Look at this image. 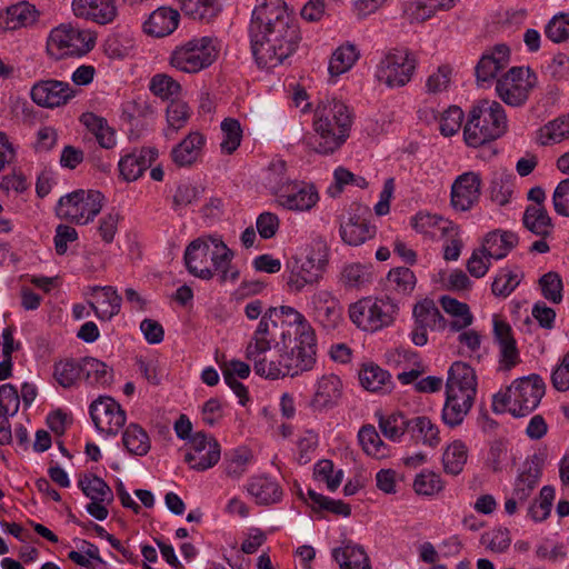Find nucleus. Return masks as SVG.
<instances>
[{
    "label": "nucleus",
    "instance_id": "obj_50",
    "mask_svg": "<svg viewBox=\"0 0 569 569\" xmlns=\"http://www.w3.org/2000/svg\"><path fill=\"white\" fill-rule=\"evenodd\" d=\"M410 419L401 412H392L390 415H380L378 425L382 435L391 441H400L409 430Z\"/></svg>",
    "mask_w": 569,
    "mask_h": 569
},
{
    "label": "nucleus",
    "instance_id": "obj_12",
    "mask_svg": "<svg viewBox=\"0 0 569 569\" xmlns=\"http://www.w3.org/2000/svg\"><path fill=\"white\" fill-rule=\"evenodd\" d=\"M291 336V331L282 328L281 322L272 317V312L266 310L246 347V359L254 361L280 343L288 348Z\"/></svg>",
    "mask_w": 569,
    "mask_h": 569
},
{
    "label": "nucleus",
    "instance_id": "obj_42",
    "mask_svg": "<svg viewBox=\"0 0 569 569\" xmlns=\"http://www.w3.org/2000/svg\"><path fill=\"white\" fill-rule=\"evenodd\" d=\"M82 381L92 387H106L112 382V370L93 357L81 358Z\"/></svg>",
    "mask_w": 569,
    "mask_h": 569
},
{
    "label": "nucleus",
    "instance_id": "obj_55",
    "mask_svg": "<svg viewBox=\"0 0 569 569\" xmlns=\"http://www.w3.org/2000/svg\"><path fill=\"white\" fill-rule=\"evenodd\" d=\"M79 487L90 500L106 501L111 503L113 493L107 482L98 476L84 475L79 479Z\"/></svg>",
    "mask_w": 569,
    "mask_h": 569
},
{
    "label": "nucleus",
    "instance_id": "obj_20",
    "mask_svg": "<svg viewBox=\"0 0 569 569\" xmlns=\"http://www.w3.org/2000/svg\"><path fill=\"white\" fill-rule=\"evenodd\" d=\"M377 228L369 221L368 209L358 204L340 223V237L349 246H360L375 238Z\"/></svg>",
    "mask_w": 569,
    "mask_h": 569
},
{
    "label": "nucleus",
    "instance_id": "obj_37",
    "mask_svg": "<svg viewBox=\"0 0 569 569\" xmlns=\"http://www.w3.org/2000/svg\"><path fill=\"white\" fill-rule=\"evenodd\" d=\"M333 559L340 569H371L370 559L365 549L351 542L332 550Z\"/></svg>",
    "mask_w": 569,
    "mask_h": 569
},
{
    "label": "nucleus",
    "instance_id": "obj_38",
    "mask_svg": "<svg viewBox=\"0 0 569 569\" xmlns=\"http://www.w3.org/2000/svg\"><path fill=\"white\" fill-rule=\"evenodd\" d=\"M515 174L503 169L492 172L489 183V197L498 206H506L510 202L515 189Z\"/></svg>",
    "mask_w": 569,
    "mask_h": 569
},
{
    "label": "nucleus",
    "instance_id": "obj_36",
    "mask_svg": "<svg viewBox=\"0 0 569 569\" xmlns=\"http://www.w3.org/2000/svg\"><path fill=\"white\" fill-rule=\"evenodd\" d=\"M180 10L190 19L209 23L222 11L219 0H177Z\"/></svg>",
    "mask_w": 569,
    "mask_h": 569
},
{
    "label": "nucleus",
    "instance_id": "obj_4",
    "mask_svg": "<svg viewBox=\"0 0 569 569\" xmlns=\"http://www.w3.org/2000/svg\"><path fill=\"white\" fill-rule=\"evenodd\" d=\"M477 376L469 365L456 361L448 371L446 402L442 420L450 427L459 426L473 406L477 395Z\"/></svg>",
    "mask_w": 569,
    "mask_h": 569
},
{
    "label": "nucleus",
    "instance_id": "obj_3",
    "mask_svg": "<svg viewBox=\"0 0 569 569\" xmlns=\"http://www.w3.org/2000/svg\"><path fill=\"white\" fill-rule=\"evenodd\" d=\"M233 252L217 237H200L191 241L184 251L188 271L202 280H210L216 274L219 281H236L239 270L231 263Z\"/></svg>",
    "mask_w": 569,
    "mask_h": 569
},
{
    "label": "nucleus",
    "instance_id": "obj_64",
    "mask_svg": "<svg viewBox=\"0 0 569 569\" xmlns=\"http://www.w3.org/2000/svg\"><path fill=\"white\" fill-rule=\"evenodd\" d=\"M546 37L555 43L569 39V13L556 14L545 28Z\"/></svg>",
    "mask_w": 569,
    "mask_h": 569
},
{
    "label": "nucleus",
    "instance_id": "obj_27",
    "mask_svg": "<svg viewBox=\"0 0 569 569\" xmlns=\"http://www.w3.org/2000/svg\"><path fill=\"white\" fill-rule=\"evenodd\" d=\"M246 492L258 506L279 503L283 497L280 483L268 476H252L244 485Z\"/></svg>",
    "mask_w": 569,
    "mask_h": 569
},
{
    "label": "nucleus",
    "instance_id": "obj_31",
    "mask_svg": "<svg viewBox=\"0 0 569 569\" xmlns=\"http://www.w3.org/2000/svg\"><path fill=\"white\" fill-rule=\"evenodd\" d=\"M158 157L154 149H141L126 154L119 161L120 174L127 181L139 179L144 170L149 168Z\"/></svg>",
    "mask_w": 569,
    "mask_h": 569
},
{
    "label": "nucleus",
    "instance_id": "obj_54",
    "mask_svg": "<svg viewBox=\"0 0 569 569\" xmlns=\"http://www.w3.org/2000/svg\"><path fill=\"white\" fill-rule=\"evenodd\" d=\"M252 452L246 447H240L226 455L224 473L228 478L240 479L252 461Z\"/></svg>",
    "mask_w": 569,
    "mask_h": 569
},
{
    "label": "nucleus",
    "instance_id": "obj_11",
    "mask_svg": "<svg viewBox=\"0 0 569 569\" xmlns=\"http://www.w3.org/2000/svg\"><path fill=\"white\" fill-rule=\"evenodd\" d=\"M96 37L90 30L80 29L71 23H61L50 31L47 51L59 60L64 57H82L93 49Z\"/></svg>",
    "mask_w": 569,
    "mask_h": 569
},
{
    "label": "nucleus",
    "instance_id": "obj_24",
    "mask_svg": "<svg viewBox=\"0 0 569 569\" xmlns=\"http://www.w3.org/2000/svg\"><path fill=\"white\" fill-rule=\"evenodd\" d=\"M310 408L313 412H326L338 406L343 395V383L335 373L322 375L315 383Z\"/></svg>",
    "mask_w": 569,
    "mask_h": 569
},
{
    "label": "nucleus",
    "instance_id": "obj_25",
    "mask_svg": "<svg viewBox=\"0 0 569 569\" xmlns=\"http://www.w3.org/2000/svg\"><path fill=\"white\" fill-rule=\"evenodd\" d=\"M269 312L281 322V327L290 330L295 327L296 340L300 345H317L316 332L306 317L291 306L270 307Z\"/></svg>",
    "mask_w": 569,
    "mask_h": 569
},
{
    "label": "nucleus",
    "instance_id": "obj_34",
    "mask_svg": "<svg viewBox=\"0 0 569 569\" xmlns=\"http://www.w3.org/2000/svg\"><path fill=\"white\" fill-rule=\"evenodd\" d=\"M359 381L370 392H390L393 387L391 375L375 362H366L361 366Z\"/></svg>",
    "mask_w": 569,
    "mask_h": 569
},
{
    "label": "nucleus",
    "instance_id": "obj_60",
    "mask_svg": "<svg viewBox=\"0 0 569 569\" xmlns=\"http://www.w3.org/2000/svg\"><path fill=\"white\" fill-rule=\"evenodd\" d=\"M521 277L522 274L518 269H501L492 282V293L497 297H508L520 283Z\"/></svg>",
    "mask_w": 569,
    "mask_h": 569
},
{
    "label": "nucleus",
    "instance_id": "obj_41",
    "mask_svg": "<svg viewBox=\"0 0 569 569\" xmlns=\"http://www.w3.org/2000/svg\"><path fill=\"white\" fill-rule=\"evenodd\" d=\"M408 433L416 443L431 448H436L441 441L438 426L426 416L410 419Z\"/></svg>",
    "mask_w": 569,
    "mask_h": 569
},
{
    "label": "nucleus",
    "instance_id": "obj_15",
    "mask_svg": "<svg viewBox=\"0 0 569 569\" xmlns=\"http://www.w3.org/2000/svg\"><path fill=\"white\" fill-rule=\"evenodd\" d=\"M416 58L406 49H393L380 60L376 77L390 88L407 84L416 70Z\"/></svg>",
    "mask_w": 569,
    "mask_h": 569
},
{
    "label": "nucleus",
    "instance_id": "obj_47",
    "mask_svg": "<svg viewBox=\"0 0 569 569\" xmlns=\"http://www.w3.org/2000/svg\"><path fill=\"white\" fill-rule=\"evenodd\" d=\"M522 221L525 227L537 236L545 238L551 233V218L543 206H528Z\"/></svg>",
    "mask_w": 569,
    "mask_h": 569
},
{
    "label": "nucleus",
    "instance_id": "obj_8",
    "mask_svg": "<svg viewBox=\"0 0 569 569\" xmlns=\"http://www.w3.org/2000/svg\"><path fill=\"white\" fill-rule=\"evenodd\" d=\"M283 348L279 355L270 360L266 356L253 362L254 372L267 379H279L287 376L296 377L301 372L309 371L316 363L317 345H297L287 350Z\"/></svg>",
    "mask_w": 569,
    "mask_h": 569
},
{
    "label": "nucleus",
    "instance_id": "obj_52",
    "mask_svg": "<svg viewBox=\"0 0 569 569\" xmlns=\"http://www.w3.org/2000/svg\"><path fill=\"white\" fill-rule=\"evenodd\" d=\"M416 287L415 273L406 267L395 268L387 276L388 290L397 296H408Z\"/></svg>",
    "mask_w": 569,
    "mask_h": 569
},
{
    "label": "nucleus",
    "instance_id": "obj_33",
    "mask_svg": "<svg viewBox=\"0 0 569 569\" xmlns=\"http://www.w3.org/2000/svg\"><path fill=\"white\" fill-rule=\"evenodd\" d=\"M206 138L198 131L190 132L171 151L172 161L179 167H188L194 163L201 154Z\"/></svg>",
    "mask_w": 569,
    "mask_h": 569
},
{
    "label": "nucleus",
    "instance_id": "obj_10",
    "mask_svg": "<svg viewBox=\"0 0 569 569\" xmlns=\"http://www.w3.org/2000/svg\"><path fill=\"white\" fill-rule=\"evenodd\" d=\"M395 298H362L349 307L350 320L365 331H377L390 326L398 313Z\"/></svg>",
    "mask_w": 569,
    "mask_h": 569
},
{
    "label": "nucleus",
    "instance_id": "obj_51",
    "mask_svg": "<svg viewBox=\"0 0 569 569\" xmlns=\"http://www.w3.org/2000/svg\"><path fill=\"white\" fill-rule=\"evenodd\" d=\"M340 282L349 289L363 288L372 282L371 267L359 262L349 263L341 271Z\"/></svg>",
    "mask_w": 569,
    "mask_h": 569
},
{
    "label": "nucleus",
    "instance_id": "obj_6",
    "mask_svg": "<svg viewBox=\"0 0 569 569\" xmlns=\"http://www.w3.org/2000/svg\"><path fill=\"white\" fill-rule=\"evenodd\" d=\"M545 391V381L537 373L517 378L493 396L492 410L496 413L508 411L513 417L528 416L539 406Z\"/></svg>",
    "mask_w": 569,
    "mask_h": 569
},
{
    "label": "nucleus",
    "instance_id": "obj_48",
    "mask_svg": "<svg viewBox=\"0 0 569 569\" xmlns=\"http://www.w3.org/2000/svg\"><path fill=\"white\" fill-rule=\"evenodd\" d=\"M569 139V113L562 114L538 130V141L542 146L559 143Z\"/></svg>",
    "mask_w": 569,
    "mask_h": 569
},
{
    "label": "nucleus",
    "instance_id": "obj_63",
    "mask_svg": "<svg viewBox=\"0 0 569 569\" xmlns=\"http://www.w3.org/2000/svg\"><path fill=\"white\" fill-rule=\"evenodd\" d=\"M465 114L460 107L450 106L439 117V130L442 136H455L461 128Z\"/></svg>",
    "mask_w": 569,
    "mask_h": 569
},
{
    "label": "nucleus",
    "instance_id": "obj_62",
    "mask_svg": "<svg viewBox=\"0 0 569 569\" xmlns=\"http://www.w3.org/2000/svg\"><path fill=\"white\" fill-rule=\"evenodd\" d=\"M313 475L318 481L326 483L328 490L335 491L341 485L343 472L335 471L333 462L323 459L315 465Z\"/></svg>",
    "mask_w": 569,
    "mask_h": 569
},
{
    "label": "nucleus",
    "instance_id": "obj_39",
    "mask_svg": "<svg viewBox=\"0 0 569 569\" xmlns=\"http://www.w3.org/2000/svg\"><path fill=\"white\" fill-rule=\"evenodd\" d=\"M80 122L96 137L101 148L112 149L116 146V131L104 118L93 112H84L80 117Z\"/></svg>",
    "mask_w": 569,
    "mask_h": 569
},
{
    "label": "nucleus",
    "instance_id": "obj_56",
    "mask_svg": "<svg viewBox=\"0 0 569 569\" xmlns=\"http://www.w3.org/2000/svg\"><path fill=\"white\" fill-rule=\"evenodd\" d=\"M358 58L359 52L353 44H342L332 53L328 70L331 76H340L350 70Z\"/></svg>",
    "mask_w": 569,
    "mask_h": 569
},
{
    "label": "nucleus",
    "instance_id": "obj_7",
    "mask_svg": "<svg viewBox=\"0 0 569 569\" xmlns=\"http://www.w3.org/2000/svg\"><path fill=\"white\" fill-rule=\"evenodd\" d=\"M328 264L327 248L319 242L306 256H291L284 264L282 274L288 293H301L308 287L317 286L323 278Z\"/></svg>",
    "mask_w": 569,
    "mask_h": 569
},
{
    "label": "nucleus",
    "instance_id": "obj_2",
    "mask_svg": "<svg viewBox=\"0 0 569 569\" xmlns=\"http://www.w3.org/2000/svg\"><path fill=\"white\" fill-rule=\"evenodd\" d=\"M352 122V112L343 101L327 98L317 106L313 133L306 134L302 143L319 154H331L349 138Z\"/></svg>",
    "mask_w": 569,
    "mask_h": 569
},
{
    "label": "nucleus",
    "instance_id": "obj_49",
    "mask_svg": "<svg viewBox=\"0 0 569 569\" xmlns=\"http://www.w3.org/2000/svg\"><path fill=\"white\" fill-rule=\"evenodd\" d=\"M122 442L128 452L134 456H146L151 448L148 433L137 423H130L126 428Z\"/></svg>",
    "mask_w": 569,
    "mask_h": 569
},
{
    "label": "nucleus",
    "instance_id": "obj_22",
    "mask_svg": "<svg viewBox=\"0 0 569 569\" xmlns=\"http://www.w3.org/2000/svg\"><path fill=\"white\" fill-rule=\"evenodd\" d=\"M481 186L480 173L468 171L459 174L451 186L450 203L452 208L460 212L472 209L480 199Z\"/></svg>",
    "mask_w": 569,
    "mask_h": 569
},
{
    "label": "nucleus",
    "instance_id": "obj_45",
    "mask_svg": "<svg viewBox=\"0 0 569 569\" xmlns=\"http://www.w3.org/2000/svg\"><path fill=\"white\" fill-rule=\"evenodd\" d=\"M518 238L512 232H489L482 243L481 249L491 259H502L517 244Z\"/></svg>",
    "mask_w": 569,
    "mask_h": 569
},
{
    "label": "nucleus",
    "instance_id": "obj_5",
    "mask_svg": "<svg viewBox=\"0 0 569 569\" xmlns=\"http://www.w3.org/2000/svg\"><path fill=\"white\" fill-rule=\"evenodd\" d=\"M508 120L503 107L495 100H480L475 103L463 127L467 146L478 148L503 136Z\"/></svg>",
    "mask_w": 569,
    "mask_h": 569
},
{
    "label": "nucleus",
    "instance_id": "obj_30",
    "mask_svg": "<svg viewBox=\"0 0 569 569\" xmlns=\"http://www.w3.org/2000/svg\"><path fill=\"white\" fill-rule=\"evenodd\" d=\"M180 14L169 7L154 10L143 23V31L152 37L162 38L171 34L179 26Z\"/></svg>",
    "mask_w": 569,
    "mask_h": 569
},
{
    "label": "nucleus",
    "instance_id": "obj_58",
    "mask_svg": "<svg viewBox=\"0 0 569 569\" xmlns=\"http://www.w3.org/2000/svg\"><path fill=\"white\" fill-rule=\"evenodd\" d=\"M222 139L220 149L226 154L233 153L240 146L242 139V129L240 122L233 118H226L221 124Z\"/></svg>",
    "mask_w": 569,
    "mask_h": 569
},
{
    "label": "nucleus",
    "instance_id": "obj_32",
    "mask_svg": "<svg viewBox=\"0 0 569 569\" xmlns=\"http://www.w3.org/2000/svg\"><path fill=\"white\" fill-rule=\"evenodd\" d=\"M37 18L38 12L34 6L19 2L0 13V32L26 28L33 24Z\"/></svg>",
    "mask_w": 569,
    "mask_h": 569
},
{
    "label": "nucleus",
    "instance_id": "obj_53",
    "mask_svg": "<svg viewBox=\"0 0 569 569\" xmlns=\"http://www.w3.org/2000/svg\"><path fill=\"white\" fill-rule=\"evenodd\" d=\"M358 440L363 451L370 457L382 459L389 453L387 445L372 425H366L359 430Z\"/></svg>",
    "mask_w": 569,
    "mask_h": 569
},
{
    "label": "nucleus",
    "instance_id": "obj_14",
    "mask_svg": "<svg viewBox=\"0 0 569 569\" xmlns=\"http://www.w3.org/2000/svg\"><path fill=\"white\" fill-rule=\"evenodd\" d=\"M537 83V74L530 68L513 67L497 80L496 91L506 104L521 107Z\"/></svg>",
    "mask_w": 569,
    "mask_h": 569
},
{
    "label": "nucleus",
    "instance_id": "obj_18",
    "mask_svg": "<svg viewBox=\"0 0 569 569\" xmlns=\"http://www.w3.org/2000/svg\"><path fill=\"white\" fill-rule=\"evenodd\" d=\"M493 340L498 348L497 371L508 373L521 363L520 350L509 323L493 319Z\"/></svg>",
    "mask_w": 569,
    "mask_h": 569
},
{
    "label": "nucleus",
    "instance_id": "obj_59",
    "mask_svg": "<svg viewBox=\"0 0 569 569\" xmlns=\"http://www.w3.org/2000/svg\"><path fill=\"white\" fill-rule=\"evenodd\" d=\"M190 117L189 107L186 102L176 100L171 101L167 107V122L166 137L172 138L181 128H183Z\"/></svg>",
    "mask_w": 569,
    "mask_h": 569
},
{
    "label": "nucleus",
    "instance_id": "obj_61",
    "mask_svg": "<svg viewBox=\"0 0 569 569\" xmlns=\"http://www.w3.org/2000/svg\"><path fill=\"white\" fill-rule=\"evenodd\" d=\"M443 489V481L433 471L423 470L416 476L413 490L419 496H435Z\"/></svg>",
    "mask_w": 569,
    "mask_h": 569
},
{
    "label": "nucleus",
    "instance_id": "obj_29",
    "mask_svg": "<svg viewBox=\"0 0 569 569\" xmlns=\"http://www.w3.org/2000/svg\"><path fill=\"white\" fill-rule=\"evenodd\" d=\"M412 228L431 240H443L458 227L452 221L430 213H417L411 220Z\"/></svg>",
    "mask_w": 569,
    "mask_h": 569
},
{
    "label": "nucleus",
    "instance_id": "obj_26",
    "mask_svg": "<svg viewBox=\"0 0 569 569\" xmlns=\"http://www.w3.org/2000/svg\"><path fill=\"white\" fill-rule=\"evenodd\" d=\"M84 296L89 306L100 320H110L120 312L121 297L111 286H91L86 289Z\"/></svg>",
    "mask_w": 569,
    "mask_h": 569
},
{
    "label": "nucleus",
    "instance_id": "obj_40",
    "mask_svg": "<svg viewBox=\"0 0 569 569\" xmlns=\"http://www.w3.org/2000/svg\"><path fill=\"white\" fill-rule=\"evenodd\" d=\"M440 305L446 313L452 317V320L447 322V328L452 332H459L467 329L473 321V316L470 312L469 306L460 302L449 296H443L440 299Z\"/></svg>",
    "mask_w": 569,
    "mask_h": 569
},
{
    "label": "nucleus",
    "instance_id": "obj_35",
    "mask_svg": "<svg viewBox=\"0 0 569 569\" xmlns=\"http://www.w3.org/2000/svg\"><path fill=\"white\" fill-rule=\"evenodd\" d=\"M540 477L541 467L537 459L527 460L516 479L513 488V496L518 498L520 503H525L528 500L538 486Z\"/></svg>",
    "mask_w": 569,
    "mask_h": 569
},
{
    "label": "nucleus",
    "instance_id": "obj_46",
    "mask_svg": "<svg viewBox=\"0 0 569 569\" xmlns=\"http://www.w3.org/2000/svg\"><path fill=\"white\" fill-rule=\"evenodd\" d=\"M415 323L422 325L432 330H443L447 321L432 300L425 299L413 308Z\"/></svg>",
    "mask_w": 569,
    "mask_h": 569
},
{
    "label": "nucleus",
    "instance_id": "obj_21",
    "mask_svg": "<svg viewBox=\"0 0 569 569\" xmlns=\"http://www.w3.org/2000/svg\"><path fill=\"white\" fill-rule=\"evenodd\" d=\"M90 416L96 428L107 435H117L126 423V412L110 397H100L90 405Z\"/></svg>",
    "mask_w": 569,
    "mask_h": 569
},
{
    "label": "nucleus",
    "instance_id": "obj_16",
    "mask_svg": "<svg viewBox=\"0 0 569 569\" xmlns=\"http://www.w3.org/2000/svg\"><path fill=\"white\" fill-rule=\"evenodd\" d=\"M308 307L313 320L326 330L337 329L343 320V308L330 290H316L308 300Z\"/></svg>",
    "mask_w": 569,
    "mask_h": 569
},
{
    "label": "nucleus",
    "instance_id": "obj_13",
    "mask_svg": "<svg viewBox=\"0 0 569 569\" xmlns=\"http://www.w3.org/2000/svg\"><path fill=\"white\" fill-rule=\"evenodd\" d=\"M103 199L98 190H77L59 200L57 213L77 224H87L101 211Z\"/></svg>",
    "mask_w": 569,
    "mask_h": 569
},
{
    "label": "nucleus",
    "instance_id": "obj_1",
    "mask_svg": "<svg viewBox=\"0 0 569 569\" xmlns=\"http://www.w3.org/2000/svg\"><path fill=\"white\" fill-rule=\"evenodd\" d=\"M249 36L256 62L266 69L282 64L300 41L295 16L283 0H256Z\"/></svg>",
    "mask_w": 569,
    "mask_h": 569
},
{
    "label": "nucleus",
    "instance_id": "obj_28",
    "mask_svg": "<svg viewBox=\"0 0 569 569\" xmlns=\"http://www.w3.org/2000/svg\"><path fill=\"white\" fill-rule=\"evenodd\" d=\"M71 8L76 17L99 24L110 23L117 17L113 0H72Z\"/></svg>",
    "mask_w": 569,
    "mask_h": 569
},
{
    "label": "nucleus",
    "instance_id": "obj_43",
    "mask_svg": "<svg viewBox=\"0 0 569 569\" xmlns=\"http://www.w3.org/2000/svg\"><path fill=\"white\" fill-rule=\"evenodd\" d=\"M81 358H64L53 365V379L64 389L77 388L82 382Z\"/></svg>",
    "mask_w": 569,
    "mask_h": 569
},
{
    "label": "nucleus",
    "instance_id": "obj_57",
    "mask_svg": "<svg viewBox=\"0 0 569 569\" xmlns=\"http://www.w3.org/2000/svg\"><path fill=\"white\" fill-rule=\"evenodd\" d=\"M468 459L466 445L460 440H455L445 450L442 455L443 469L447 473L459 475Z\"/></svg>",
    "mask_w": 569,
    "mask_h": 569
},
{
    "label": "nucleus",
    "instance_id": "obj_17",
    "mask_svg": "<svg viewBox=\"0 0 569 569\" xmlns=\"http://www.w3.org/2000/svg\"><path fill=\"white\" fill-rule=\"evenodd\" d=\"M319 199V192L315 184L293 179L274 198V201L288 211L308 212L317 206Z\"/></svg>",
    "mask_w": 569,
    "mask_h": 569
},
{
    "label": "nucleus",
    "instance_id": "obj_44",
    "mask_svg": "<svg viewBox=\"0 0 569 569\" xmlns=\"http://www.w3.org/2000/svg\"><path fill=\"white\" fill-rule=\"evenodd\" d=\"M292 180L288 174L286 161L273 159L266 169L263 186L276 198Z\"/></svg>",
    "mask_w": 569,
    "mask_h": 569
},
{
    "label": "nucleus",
    "instance_id": "obj_23",
    "mask_svg": "<svg viewBox=\"0 0 569 569\" xmlns=\"http://www.w3.org/2000/svg\"><path fill=\"white\" fill-rule=\"evenodd\" d=\"M31 98L34 103L44 108H56L67 104L78 93L70 83L59 80H41L31 88Z\"/></svg>",
    "mask_w": 569,
    "mask_h": 569
},
{
    "label": "nucleus",
    "instance_id": "obj_9",
    "mask_svg": "<svg viewBox=\"0 0 569 569\" xmlns=\"http://www.w3.org/2000/svg\"><path fill=\"white\" fill-rule=\"evenodd\" d=\"M217 41L211 37H200L177 46L169 58V63L183 73H198L210 67L218 58Z\"/></svg>",
    "mask_w": 569,
    "mask_h": 569
},
{
    "label": "nucleus",
    "instance_id": "obj_19",
    "mask_svg": "<svg viewBox=\"0 0 569 569\" xmlns=\"http://www.w3.org/2000/svg\"><path fill=\"white\" fill-rule=\"evenodd\" d=\"M220 445L213 437L197 432L189 440V450L184 461L191 469L204 471L212 468L220 460Z\"/></svg>",
    "mask_w": 569,
    "mask_h": 569
}]
</instances>
